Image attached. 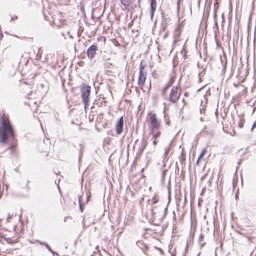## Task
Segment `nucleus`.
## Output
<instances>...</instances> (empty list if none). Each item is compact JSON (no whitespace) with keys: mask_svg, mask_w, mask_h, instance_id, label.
<instances>
[{"mask_svg":"<svg viewBox=\"0 0 256 256\" xmlns=\"http://www.w3.org/2000/svg\"><path fill=\"white\" fill-rule=\"evenodd\" d=\"M178 86H174L171 90L168 100L172 103L176 102L180 98V93L178 92Z\"/></svg>","mask_w":256,"mask_h":256,"instance_id":"obj_4","label":"nucleus"},{"mask_svg":"<svg viewBox=\"0 0 256 256\" xmlns=\"http://www.w3.org/2000/svg\"><path fill=\"white\" fill-rule=\"evenodd\" d=\"M79 202H80V198H79Z\"/></svg>","mask_w":256,"mask_h":256,"instance_id":"obj_34","label":"nucleus"},{"mask_svg":"<svg viewBox=\"0 0 256 256\" xmlns=\"http://www.w3.org/2000/svg\"><path fill=\"white\" fill-rule=\"evenodd\" d=\"M3 34L2 33H0V39H2V38Z\"/></svg>","mask_w":256,"mask_h":256,"instance_id":"obj_28","label":"nucleus"},{"mask_svg":"<svg viewBox=\"0 0 256 256\" xmlns=\"http://www.w3.org/2000/svg\"><path fill=\"white\" fill-rule=\"evenodd\" d=\"M180 30L179 28H177L175 30V33H174L175 36L178 37V38H176V40L178 38V36L180 35Z\"/></svg>","mask_w":256,"mask_h":256,"instance_id":"obj_16","label":"nucleus"},{"mask_svg":"<svg viewBox=\"0 0 256 256\" xmlns=\"http://www.w3.org/2000/svg\"><path fill=\"white\" fill-rule=\"evenodd\" d=\"M205 74V70H203L201 72H200L198 75L200 77L203 76Z\"/></svg>","mask_w":256,"mask_h":256,"instance_id":"obj_22","label":"nucleus"},{"mask_svg":"<svg viewBox=\"0 0 256 256\" xmlns=\"http://www.w3.org/2000/svg\"><path fill=\"white\" fill-rule=\"evenodd\" d=\"M158 201V196L156 194H154V196L153 197V198L152 200H148V202H151L152 204H156Z\"/></svg>","mask_w":256,"mask_h":256,"instance_id":"obj_10","label":"nucleus"},{"mask_svg":"<svg viewBox=\"0 0 256 256\" xmlns=\"http://www.w3.org/2000/svg\"><path fill=\"white\" fill-rule=\"evenodd\" d=\"M245 122L244 119V118H240V121L238 123V126L240 128H242L243 127V125Z\"/></svg>","mask_w":256,"mask_h":256,"instance_id":"obj_15","label":"nucleus"},{"mask_svg":"<svg viewBox=\"0 0 256 256\" xmlns=\"http://www.w3.org/2000/svg\"><path fill=\"white\" fill-rule=\"evenodd\" d=\"M204 239V236L200 234L199 237V242H200Z\"/></svg>","mask_w":256,"mask_h":256,"instance_id":"obj_24","label":"nucleus"},{"mask_svg":"<svg viewBox=\"0 0 256 256\" xmlns=\"http://www.w3.org/2000/svg\"><path fill=\"white\" fill-rule=\"evenodd\" d=\"M240 163H241V160H240L239 162H238V165L240 166Z\"/></svg>","mask_w":256,"mask_h":256,"instance_id":"obj_30","label":"nucleus"},{"mask_svg":"<svg viewBox=\"0 0 256 256\" xmlns=\"http://www.w3.org/2000/svg\"><path fill=\"white\" fill-rule=\"evenodd\" d=\"M202 132L206 133L207 134H208L210 135H212L214 134L213 130L208 129V128L206 127V126H204L203 130Z\"/></svg>","mask_w":256,"mask_h":256,"instance_id":"obj_11","label":"nucleus"},{"mask_svg":"<svg viewBox=\"0 0 256 256\" xmlns=\"http://www.w3.org/2000/svg\"><path fill=\"white\" fill-rule=\"evenodd\" d=\"M44 244L46 246V248H48V250L53 254L54 256H55V254H57V256H58V254L57 252L52 250L50 246L48 244Z\"/></svg>","mask_w":256,"mask_h":256,"instance_id":"obj_13","label":"nucleus"},{"mask_svg":"<svg viewBox=\"0 0 256 256\" xmlns=\"http://www.w3.org/2000/svg\"><path fill=\"white\" fill-rule=\"evenodd\" d=\"M172 84V83L171 82H169L167 85L164 88L162 92V94L165 95L166 94V92L168 90V89L170 87V86Z\"/></svg>","mask_w":256,"mask_h":256,"instance_id":"obj_14","label":"nucleus"},{"mask_svg":"<svg viewBox=\"0 0 256 256\" xmlns=\"http://www.w3.org/2000/svg\"><path fill=\"white\" fill-rule=\"evenodd\" d=\"M200 159H198V160H197V161H196V164H199V162H200Z\"/></svg>","mask_w":256,"mask_h":256,"instance_id":"obj_29","label":"nucleus"},{"mask_svg":"<svg viewBox=\"0 0 256 256\" xmlns=\"http://www.w3.org/2000/svg\"><path fill=\"white\" fill-rule=\"evenodd\" d=\"M170 144H169V146L165 149L164 155L166 156H167V154L170 152Z\"/></svg>","mask_w":256,"mask_h":256,"instance_id":"obj_19","label":"nucleus"},{"mask_svg":"<svg viewBox=\"0 0 256 256\" xmlns=\"http://www.w3.org/2000/svg\"><path fill=\"white\" fill-rule=\"evenodd\" d=\"M219 6H218V2H216L214 4V16H216V10L218 8Z\"/></svg>","mask_w":256,"mask_h":256,"instance_id":"obj_17","label":"nucleus"},{"mask_svg":"<svg viewBox=\"0 0 256 256\" xmlns=\"http://www.w3.org/2000/svg\"><path fill=\"white\" fill-rule=\"evenodd\" d=\"M17 18H18L17 16H16L14 18L12 17V18H11V20H13L14 19H16Z\"/></svg>","mask_w":256,"mask_h":256,"instance_id":"obj_26","label":"nucleus"},{"mask_svg":"<svg viewBox=\"0 0 256 256\" xmlns=\"http://www.w3.org/2000/svg\"><path fill=\"white\" fill-rule=\"evenodd\" d=\"M156 0H151L150 2V16L152 18L154 12L156 10Z\"/></svg>","mask_w":256,"mask_h":256,"instance_id":"obj_9","label":"nucleus"},{"mask_svg":"<svg viewBox=\"0 0 256 256\" xmlns=\"http://www.w3.org/2000/svg\"><path fill=\"white\" fill-rule=\"evenodd\" d=\"M202 82V78H201V77H200L199 80H198V82Z\"/></svg>","mask_w":256,"mask_h":256,"instance_id":"obj_31","label":"nucleus"},{"mask_svg":"<svg viewBox=\"0 0 256 256\" xmlns=\"http://www.w3.org/2000/svg\"><path fill=\"white\" fill-rule=\"evenodd\" d=\"M166 211H167V208H164V216H166Z\"/></svg>","mask_w":256,"mask_h":256,"instance_id":"obj_27","label":"nucleus"},{"mask_svg":"<svg viewBox=\"0 0 256 256\" xmlns=\"http://www.w3.org/2000/svg\"><path fill=\"white\" fill-rule=\"evenodd\" d=\"M151 140H152V144L154 146L157 144L158 142V140L156 138H152Z\"/></svg>","mask_w":256,"mask_h":256,"instance_id":"obj_20","label":"nucleus"},{"mask_svg":"<svg viewBox=\"0 0 256 256\" xmlns=\"http://www.w3.org/2000/svg\"><path fill=\"white\" fill-rule=\"evenodd\" d=\"M10 218V216L9 215L8 216V217L7 218V220H8Z\"/></svg>","mask_w":256,"mask_h":256,"instance_id":"obj_33","label":"nucleus"},{"mask_svg":"<svg viewBox=\"0 0 256 256\" xmlns=\"http://www.w3.org/2000/svg\"><path fill=\"white\" fill-rule=\"evenodd\" d=\"M97 50L98 48L96 46L92 44L90 46L87 50L88 57L90 60L92 59L95 56Z\"/></svg>","mask_w":256,"mask_h":256,"instance_id":"obj_7","label":"nucleus"},{"mask_svg":"<svg viewBox=\"0 0 256 256\" xmlns=\"http://www.w3.org/2000/svg\"><path fill=\"white\" fill-rule=\"evenodd\" d=\"M122 4L126 8L130 6L131 3V0H120Z\"/></svg>","mask_w":256,"mask_h":256,"instance_id":"obj_12","label":"nucleus"},{"mask_svg":"<svg viewBox=\"0 0 256 256\" xmlns=\"http://www.w3.org/2000/svg\"><path fill=\"white\" fill-rule=\"evenodd\" d=\"M181 2L182 0H178L177 2V11L178 13H179Z\"/></svg>","mask_w":256,"mask_h":256,"instance_id":"obj_18","label":"nucleus"},{"mask_svg":"<svg viewBox=\"0 0 256 256\" xmlns=\"http://www.w3.org/2000/svg\"><path fill=\"white\" fill-rule=\"evenodd\" d=\"M168 195H169V196H168V197L170 198V186H168Z\"/></svg>","mask_w":256,"mask_h":256,"instance_id":"obj_25","label":"nucleus"},{"mask_svg":"<svg viewBox=\"0 0 256 256\" xmlns=\"http://www.w3.org/2000/svg\"><path fill=\"white\" fill-rule=\"evenodd\" d=\"M256 128V120L252 124V128H251V131H252L253 129L254 128Z\"/></svg>","mask_w":256,"mask_h":256,"instance_id":"obj_23","label":"nucleus"},{"mask_svg":"<svg viewBox=\"0 0 256 256\" xmlns=\"http://www.w3.org/2000/svg\"><path fill=\"white\" fill-rule=\"evenodd\" d=\"M200 120L201 122H203L204 120L203 118L202 117V118H200Z\"/></svg>","mask_w":256,"mask_h":256,"instance_id":"obj_32","label":"nucleus"},{"mask_svg":"<svg viewBox=\"0 0 256 256\" xmlns=\"http://www.w3.org/2000/svg\"><path fill=\"white\" fill-rule=\"evenodd\" d=\"M255 256H256V255Z\"/></svg>","mask_w":256,"mask_h":256,"instance_id":"obj_35","label":"nucleus"},{"mask_svg":"<svg viewBox=\"0 0 256 256\" xmlns=\"http://www.w3.org/2000/svg\"><path fill=\"white\" fill-rule=\"evenodd\" d=\"M91 90V87L89 86L84 84L81 89V96L84 103L86 106L89 102V96Z\"/></svg>","mask_w":256,"mask_h":256,"instance_id":"obj_2","label":"nucleus"},{"mask_svg":"<svg viewBox=\"0 0 256 256\" xmlns=\"http://www.w3.org/2000/svg\"><path fill=\"white\" fill-rule=\"evenodd\" d=\"M161 132L158 130H150V135L152 136V138L158 139L160 136Z\"/></svg>","mask_w":256,"mask_h":256,"instance_id":"obj_8","label":"nucleus"},{"mask_svg":"<svg viewBox=\"0 0 256 256\" xmlns=\"http://www.w3.org/2000/svg\"><path fill=\"white\" fill-rule=\"evenodd\" d=\"M144 66L142 64V62H140V72L138 79V85L140 87L142 88V87L144 86L146 80V72H144Z\"/></svg>","mask_w":256,"mask_h":256,"instance_id":"obj_3","label":"nucleus"},{"mask_svg":"<svg viewBox=\"0 0 256 256\" xmlns=\"http://www.w3.org/2000/svg\"><path fill=\"white\" fill-rule=\"evenodd\" d=\"M0 121L2 127L0 128V140L2 142L5 143L8 138H14V132L8 121L2 117Z\"/></svg>","mask_w":256,"mask_h":256,"instance_id":"obj_1","label":"nucleus"},{"mask_svg":"<svg viewBox=\"0 0 256 256\" xmlns=\"http://www.w3.org/2000/svg\"><path fill=\"white\" fill-rule=\"evenodd\" d=\"M205 152H206V150H204L202 152H201L200 154V156H199V157H198V159H201V158L203 157V156H204V154Z\"/></svg>","mask_w":256,"mask_h":256,"instance_id":"obj_21","label":"nucleus"},{"mask_svg":"<svg viewBox=\"0 0 256 256\" xmlns=\"http://www.w3.org/2000/svg\"><path fill=\"white\" fill-rule=\"evenodd\" d=\"M150 130H158L160 122L158 120L156 114H151L150 116Z\"/></svg>","mask_w":256,"mask_h":256,"instance_id":"obj_5","label":"nucleus"},{"mask_svg":"<svg viewBox=\"0 0 256 256\" xmlns=\"http://www.w3.org/2000/svg\"><path fill=\"white\" fill-rule=\"evenodd\" d=\"M124 118L123 116H121L118 120L116 122V130L118 135H120L122 134L124 130Z\"/></svg>","mask_w":256,"mask_h":256,"instance_id":"obj_6","label":"nucleus"}]
</instances>
